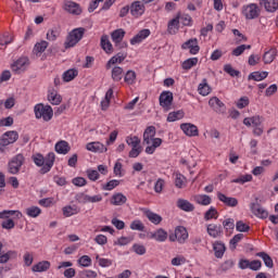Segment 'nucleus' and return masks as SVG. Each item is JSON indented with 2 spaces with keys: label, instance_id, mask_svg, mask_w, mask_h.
Segmentation results:
<instances>
[{
  "label": "nucleus",
  "instance_id": "f257e3e1",
  "mask_svg": "<svg viewBox=\"0 0 278 278\" xmlns=\"http://www.w3.org/2000/svg\"><path fill=\"white\" fill-rule=\"evenodd\" d=\"M85 34H86V28L84 27L74 28L66 36L64 48L73 49V47H76L81 41V38H84Z\"/></svg>",
  "mask_w": 278,
  "mask_h": 278
},
{
  "label": "nucleus",
  "instance_id": "f03ea898",
  "mask_svg": "<svg viewBox=\"0 0 278 278\" xmlns=\"http://www.w3.org/2000/svg\"><path fill=\"white\" fill-rule=\"evenodd\" d=\"M24 164L25 155H23V153L16 154L8 163V173H10V175H18Z\"/></svg>",
  "mask_w": 278,
  "mask_h": 278
},
{
  "label": "nucleus",
  "instance_id": "7ed1b4c3",
  "mask_svg": "<svg viewBox=\"0 0 278 278\" xmlns=\"http://www.w3.org/2000/svg\"><path fill=\"white\" fill-rule=\"evenodd\" d=\"M157 149V147H162V138H155V126H149L146 128L143 132V144H151Z\"/></svg>",
  "mask_w": 278,
  "mask_h": 278
},
{
  "label": "nucleus",
  "instance_id": "20e7f679",
  "mask_svg": "<svg viewBox=\"0 0 278 278\" xmlns=\"http://www.w3.org/2000/svg\"><path fill=\"white\" fill-rule=\"evenodd\" d=\"M35 115L36 118H42L48 123L53 118V109L50 105L37 104L35 105Z\"/></svg>",
  "mask_w": 278,
  "mask_h": 278
},
{
  "label": "nucleus",
  "instance_id": "39448f33",
  "mask_svg": "<svg viewBox=\"0 0 278 278\" xmlns=\"http://www.w3.org/2000/svg\"><path fill=\"white\" fill-rule=\"evenodd\" d=\"M16 140H18V132L16 130L7 131L0 137V147L3 149L4 147L14 144Z\"/></svg>",
  "mask_w": 278,
  "mask_h": 278
},
{
  "label": "nucleus",
  "instance_id": "423d86ee",
  "mask_svg": "<svg viewBox=\"0 0 278 278\" xmlns=\"http://www.w3.org/2000/svg\"><path fill=\"white\" fill-rule=\"evenodd\" d=\"M242 14L248 18V21H253L260 16V7L256 3H250L243 7Z\"/></svg>",
  "mask_w": 278,
  "mask_h": 278
},
{
  "label": "nucleus",
  "instance_id": "0eeeda50",
  "mask_svg": "<svg viewBox=\"0 0 278 278\" xmlns=\"http://www.w3.org/2000/svg\"><path fill=\"white\" fill-rule=\"evenodd\" d=\"M159 101H160L161 108H163L165 112H168V110H170V105H173V92L163 91L160 94Z\"/></svg>",
  "mask_w": 278,
  "mask_h": 278
},
{
  "label": "nucleus",
  "instance_id": "6e6552de",
  "mask_svg": "<svg viewBox=\"0 0 278 278\" xmlns=\"http://www.w3.org/2000/svg\"><path fill=\"white\" fill-rule=\"evenodd\" d=\"M208 105L216 112L217 114H225L227 112V106H225V103L218 99V97H213L208 100Z\"/></svg>",
  "mask_w": 278,
  "mask_h": 278
},
{
  "label": "nucleus",
  "instance_id": "1a4fd4ad",
  "mask_svg": "<svg viewBox=\"0 0 278 278\" xmlns=\"http://www.w3.org/2000/svg\"><path fill=\"white\" fill-rule=\"evenodd\" d=\"M55 164V153L49 152L45 157V165L39 169L40 175H47Z\"/></svg>",
  "mask_w": 278,
  "mask_h": 278
},
{
  "label": "nucleus",
  "instance_id": "9d476101",
  "mask_svg": "<svg viewBox=\"0 0 278 278\" xmlns=\"http://www.w3.org/2000/svg\"><path fill=\"white\" fill-rule=\"evenodd\" d=\"M181 49H189L191 55H197V53L201 51V48L199 47V40H197V38L189 39L184 42Z\"/></svg>",
  "mask_w": 278,
  "mask_h": 278
},
{
  "label": "nucleus",
  "instance_id": "9b49d317",
  "mask_svg": "<svg viewBox=\"0 0 278 278\" xmlns=\"http://www.w3.org/2000/svg\"><path fill=\"white\" fill-rule=\"evenodd\" d=\"M151 240H156V242H166L168 240V232L163 228H159L153 232L149 233Z\"/></svg>",
  "mask_w": 278,
  "mask_h": 278
},
{
  "label": "nucleus",
  "instance_id": "f8f14e48",
  "mask_svg": "<svg viewBox=\"0 0 278 278\" xmlns=\"http://www.w3.org/2000/svg\"><path fill=\"white\" fill-rule=\"evenodd\" d=\"M29 64V60L27 58L18 59L14 64L11 65L13 73H24Z\"/></svg>",
  "mask_w": 278,
  "mask_h": 278
},
{
  "label": "nucleus",
  "instance_id": "ddd939ff",
  "mask_svg": "<svg viewBox=\"0 0 278 278\" xmlns=\"http://www.w3.org/2000/svg\"><path fill=\"white\" fill-rule=\"evenodd\" d=\"M206 231L211 238H222L223 237V226L216 224H210L206 227Z\"/></svg>",
  "mask_w": 278,
  "mask_h": 278
},
{
  "label": "nucleus",
  "instance_id": "4468645a",
  "mask_svg": "<svg viewBox=\"0 0 278 278\" xmlns=\"http://www.w3.org/2000/svg\"><path fill=\"white\" fill-rule=\"evenodd\" d=\"M262 123H264V116H260V115L245 117L243 119V125H245V127H251V125H253V127H262Z\"/></svg>",
  "mask_w": 278,
  "mask_h": 278
},
{
  "label": "nucleus",
  "instance_id": "2eb2a0df",
  "mask_svg": "<svg viewBox=\"0 0 278 278\" xmlns=\"http://www.w3.org/2000/svg\"><path fill=\"white\" fill-rule=\"evenodd\" d=\"M179 18H181V13H178L176 15V17H174L173 20H170L167 24V31L168 34H170L172 36H175V34H177V31H179Z\"/></svg>",
  "mask_w": 278,
  "mask_h": 278
},
{
  "label": "nucleus",
  "instance_id": "dca6fc26",
  "mask_svg": "<svg viewBox=\"0 0 278 278\" xmlns=\"http://www.w3.org/2000/svg\"><path fill=\"white\" fill-rule=\"evenodd\" d=\"M144 3L140 1H135L130 5V13L135 16V18L142 16V14H144Z\"/></svg>",
  "mask_w": 278,
  "mask_h": 278
},
{
  "label": "nucleus",
  "instance_id": "f3484780",
  "mask_svg": "<svg viewBox=\"0 0 278 278\" xmlns=\"http://www.w3.org/2000/svg\"><path fill=\"white\" fill-rule=\"evenodd\" d=\"M64 10L66 12H70V14H75L76 16H79V14H81V7H79V4L74 1H65Z\"/></svg>",
  "mask_w": 278,
  "mask_h": 278
},
{
  "label": "nucleus",
  "instance_id": "a211bd4d",
  "mask_svg": "<svg viewBox=\"0 0 278 278\" xmlns=\"http://www.w3.org/2000/svg\"><path fill=\"white\" fill-rule=\"evenodd\" d=\"M86 149L92 153H105L108 151V148L99 141L87 143Z\"/></svg>",
  "mask_w": 278,
  "mask_h": 278
},
{
  "label": "nucleus",
  "instance_id": "6ab92c4d",
  "mask_svg": "<svg viewBox=\"0 0 278 278\" xmlns=\"http://www.w3.org/2000/svg\"><path fill=\"white\" fill-rule=\"evenodd\" d=\"M151 36L150 29H141L135 37L130 39V45H140L142 40H146V38H149Z\"/></svg>",
  "mask_w": 278,
  "mask_h": 278
},
{
  "label": "nucleus",
  "instance_id": "aec40b11",
  "mask_svg": "<svg viewBox=\"0 0 278 278\" xmlns=\"http://www.w3.org/2000/svg\"><path fill=\"white\" fill-rule=\"evenodd\" d=\"M126 58L127 52H118L108 61L106 68H112L114 64H122L123 62H125Z\"/></svg>",
  "mask_w": 278,
  "mask_h": 278
},
{
  "label": "nucleus",
  "instance_id": "412c9836",
  "mask_svg": "<svg viewBox=\"0 0 278 278\" xmlns=\"http://www.w3.org/2000/svg\"><path fill=\"white\" fill-rule=\"evenodd\" d=\"M180 129L189 137L199 136V128L194 124H181Z\"/></svg>",
  "mask_w": 278,
  "mask_h": 278
},
{
  "label": "nucleus",
  "instance_id": "4be33fe9",
  "mask_svg": "<svg viewBox=\"0 0 278 278\" xmlns=\"http://www.w3.org/2000/svg\"><path fill=\"white\" fill-rule=\"evenodd\" d=\"M217 199H218V201H222V203H224V205H227L228 207L238 206V199L229 198L222 192H217Z\"/></svg>",
  "mask_w": 278,
  "mask_h": 278
},
{
  "label": "nucleus",
  "instance_id": "5701e85b",
  "mask_svg": "<svg viewBox=\"0 0 278 278\" xmlns=\"http://www.w3.org/2000/svg\"><path fill=\"white\" fill-rule=\"evenodd\" d=\"M142 212L153 225H160V223H162V217L157 213H154L149 208H142Z\"/></svg>",
  "mask_w": 278,
  "mask_h": 278
},
{
  "label": "nucleus",
  "instance_id": "b1692460",
  "mask_svg": "<svg viewBox=\"0 0 278 278\" xmlns=\"http://www.w3.org/2000/svg\"><path fill=\"white\" fill-rule=\"evenodd\" d=\"M213 251L217 260H223V255H225V251H227V247H225V243L220 241H216L215 243H213Z\"/></svg>",
  "mask_w": 278,
  "mask_h": 278
},
{
  "label": "nucleus",
  "instance_id": "393cba45",
  "mask_svg": "<svg viewBox=\"0 0 278 278\" xmlns=\"http://www.w3.org/2000/svg\"><path fill=\"white\" fill-rule=\"evenodd\" d=\"M251 211L254 213V216L258 218H268V211H266L260 203H253L251 205Z\"/></svg>",
  "mask_w": 278,
  "mask_h": 278
},
{
  "label": "nucleus",
  "instance_id": "a878e982",
  "mask_svg": "<svg viewBox=\"0 0 278 278\" xmlns=\"http://www.w3.org/2000/svg\"><path fill=\"white\" fill-rule=\"evenodd\" d=\"M100 46L105 53H114V46H112V42H110V37L108 35H102Z\"/></svg>",
  "mask_w": 278,
  "mask_h": 278
},
{
  "label": "nucleus",
  "instance_id": "bb28decb",
  "mask_svg": "<svg viewBox=\"0 0 278 278\" xmlns=\"http://www.w3.org/2000/svg\"><path fill=\"white\" fill-rule=\"evenodd\" d=\"M51 268V262L41 261L31 267L33 273H47Z\"/></svg>",
  "mask_w": 278,
  "mask_h": 278
},
{
  "label": "nucleus",
  "instance_id": "cd10ccee",
  "mask_svg": "<svg viewBox=\"0 0 278 278\" xmlns=\"http://www.w3.org/2000/svg\"><path fill=\"white\" fill-rule=\"evenodd\" d=\"M260 5H264L266 12H277L278 1L277 0H260Z\"/></svg>",
  "mask_w": 278,
  "mask_h": 278
},
{
  "label": "nucleus",
  "instance_id": "c85d7f7f",
  "mask_svg": "<svg viewBox=\"0 0 278 278\" xmlns=\"http://www.w3.org/2000/svg\"><path fill=\"white\" fill-rule=\"evenodd\" d=\"M10 216H13V218H17V220H21V218H23V213H21V211H8V210L0 212L1 219L3 218L9 219Z\"/></svg>",
  "mask_w": 278,
  "mask_h": 278
},
{
  "label": "nucleus",
  "instance_id": "c756f323",
  "mask_svg": "<svg viewBox=\"0 0 278 278\" xmlns=\"http://www.w3.org/2000/svg\"><path fill=\"white\" fill-rule=\"evenodd\" d=\"M54 149H55L56 153L66 155V153H68V151H71V146H68V142L61 140L55 144Z\"/></svg>",
  "mask_w": 278,
  "mask_h": 278
},
{
  "label": "nucleus",
  "instance_id": "7c9ffc66",
  "mask_svg": "<svg viewBox=\"0 0 278 278\" xmlns=\"http://www.w3.org/2000/svg\"><path fill=\"white\" fill-rule=\"evenodd\" d=\"M111 77L113 81H121L125 77V72L121 66H114L111 71Z\"/></svg>",
  "mask_w": 278,
  "mask_h": 278
},
{
  "label": "nucleus",
  "instance_id": "2f4dec72",
  "mask_svg": "<svg viewBox=\"0 0 278 278\" xmlns=\"http://www.w3.org/2000/svg\"><path fill=\"white\" fill-rule=\"evenodd\" d=\"M275 58H277V49L271 48L263 55L264 64H271V62H275Z\"/></svg>",
  "mask_w": 278,
  "mask_h": 278
},
{
  "label": "nucleus",
  "instance_id": "473e14b6",
  "mask_svg": "<svg viewBox=\"0 0 278 278\" xmlns=\"http://www.w3.org/2000/svg\"><path fill=\"white\" fill-rule=\"evenodd\" d=\"M47 47H49V42L46 40H41L40 42H37L33 49V53L35 55H41V53H45L47 51Z\"/></svg>",
  "mask_w": 278,
  "mask_h": 278
},
{
  "label": "nucleus",
  "instance_id": "72a5a7b5",
  "mask_svg": "<svg viewBox=\"0 0 278 278\" xmlns=\"http://www.w3.org/2000/svg\"><path fill=\"white\" fill-rule=\"evenodd\" d=\"M177 205L184 212H194V204L190 203L188 200L179 199Z\"/></svg>",
  "mask_w": 278,
  "mask_h": 278
},
{
  "label": "nucleus",
  "instance_id": "f704fd0d",
  "mask_svg": "<svg viewBox=\"0 0 278 278\" xmlns=\"http://www.w3.org/2000/svg\"><path fill=\"white\" fill-rule=\"evenodd\" d=\"M268 77V72H252L248 76V80L251 81H263V79H266Z\"/></svg>",
  "mask_w": 278,
  "mask_h": 278
},
{
  "label": "nucleus",
  "instance_id": "c9c22d12",
  "mask_svg": "<svg viewBox=\"0 0 278 278\" xmlns=\"http://www.w3.org/2000/svg\"><path fill=\"white\" fill-rule=\"evenodd\" d=\"M127 203V197L123 193H115L112 195L111 204L112 205H125Z\"/></svg>",
  "mask_w": 278,
  "mask_h": 278
},
{
  "label": "nucleus",
  "instance_id": "e433bc0d",
  "mask_svg": "<svg viewBox=\"0 0 278 278\" xmlns=\"http://www.w3.org/2000/svg\"><path fill=\"white\" fill-rule=\"evenodd\" d=\"M125 29L118 28L111 33V39L113 42H123V38H125Z\"/></svg>",
  "mask_w": 278,
  "mask_h": 278
},
{
  "label": "nucleus",
  "instance_id": "4c0bfd02",
  "mask_svg": "<svg viewBox=\"0 0 278 278\" xmlns=\"http://www.w3.org/2000/svg\"><path fill=\"white\" fill-rule=\"evenodd\" d=\"M176 233L178 236V242L180 244H184V242H186V240H188V230L186 229V227L178 226L176 228Z\"/></svg>",
  "mask_w": 278,
  "mask_h": 278
},
{
  "label": "nucleus",
  "instance_id": "58836bf2",
  "mask_svg": "<svg viewBox=\"0 0 278 278\" xmlns=\"http://www.w3.org/2000/svg\"><path fill=\"white\" fill-rule=\"evenodd\" d=\"M48 101L52 104V105H60L62 103V96H60L58 93V91L52 90L49 92L48 94Z\"/></svg>",
  "mask_w": 278,
  "mask_h": 278
},
{
  "label": "nucleus",
  "instance_id": "ea45409f",
  "mask_svg": "<svg viewBox=\"0 0 278 278\" xmlns=\"http://www.w3.org/2000/svg\"><path fill=\"white\" fill-rule=\"evenodd\" d=\"M199 94H202V97H207L210 92H212V88L210 85H207V79H203L202 83L198 87Z\"/></svg>",
  "mask_w": 278,
  "mask_h": 278
},
{
  "label": "nucleus",
  "instance_id": "a19ab883",
  "mask_svg": "<svg viewBox=\"0 0 278 278\" xmlns=\"http://www.w3.org/2000/svg\"><path fill=\"white\" fill-rule=\"evenodd\" d=\"M256 257H261L267 268H273V266H275L273 263V257H270V255H268L266 252L256 253Z\"/></svg>",
  "mask_w": 278,
  "mask_h": 278
},
{
  "label": "nucleus",
  "instance_id": "79ce46f5",
  "mask_svg": "<svg viewBox=\"0 0 278 278\" xmlns=\"http://www.w3.org/2000/svg\"><path fill=\"white\" fill-rule=\"evenodd\" d=\"M79 75V72L75 68L72 70H67L66 72L63 73V81H73V79H75V77H77Z\"/></svg>",
  "mask_w": 278,
  "mask_h": 278
},
{
  "label": "nucleus",
  "instance_id": "37998d69",
  "mask_svg": "<svg viewBox=\"0 0 278 278\" xmlns=\"http://www.w3.org/2000/svg\"><path fill=\"white\" fill-rule=\"evenodd\" d=\"M194 201L199 205H210L212 203V198L207 194H201V195H195Z\"/></svg>",
  "mask_w": 278,
  "mask_h": 278
},
{
  "label": "nucleus",
  "instance_id": "c03bdc74",
  "mask_svg": "<svg viewBox=\"0 0 278 278\" xmlns=\"http://www.w3.org/2000/svg\"><path fill=\"white\" fill-rule=\"evenodd\" d=\"M185 113L182 110L176 111V112H170L167 116V122L168 123H175V121H181L184 118Z\"/></svg>",
  "mask_w": 278,
  "mask_h": 278
},
{
  "label": "nucleus",
  "instance_id": "a18cd8bd",
  "mask_svg": "<svg viewBox=\"0 0 278 278\" xmlns=\"http://www.w3.org/2000/svg\"><path fill=\"white\" fill-rule=\"evenodd\" d=\"M16 258V251H8L4 254H0V264H8L10 260Z\"/></svg>",
  "mask_w": 278,
  "mask_h": 278
},
{
  "label": "nucleus",
  "instance_id": "49530a36",
  "mask_svg": "<svg viewBox=\"0 0 278 278\" xmlns=\"http://www.w3.org/2000/svg\"><path fill=\"white\" fill-rule=\"evenodd\" d=\"M75 214H79V210L77 207L72 205H67L63 207V216H65L66 218L71 216H75Z\"/></svg>",
  "mask_w": 278,
  "mask_h": 278
},
{
  "label": "nucleus",
  "instance_id": "de8ad7c7",
  "mask_svg": "<svg viewBox=\"0 0 278 278\" xmlns=\"http://www.w3.org/2000/svg\"><path fill=\"white\" fill-rule=\"evenodd\" d=\"M197 64H199V59L191 58V59H187L186 61H184L181 66H182L184 71H190V68H192V66H197Z\"/></svg>",
  "mask_w": 278,
  "mask_h": 278
},
{
  "label": "nucleus",
  "instance_id": "09e8293b",
  "mask_svg": "<svg viewBox=\"0 0 278 278\" xmlns=\"http://www.w3.org/2000/svg\"><path fill=\"white\" fill-rule=\"evenodd\" d=\"M26 214L30 218H38V216H40V214H42V210H40V207H38V206H30V207L26 208Z\"/></svg>",
  "mask_w": 278,
  "mask_h": 278
},
{
  "label": "nucleus",
  "instance_id": "8fccbe9b",
  "mask_svg": "<svg viewBox=\"0 0 278 278\" xmlns=\"http://www.w3.org/2000/svg\"><path fill=\"white\" fill-rule=\"evenodd\" d=\"M124 81L128 84V86L136 84V72L128 71L124 76Z\"/></svg>",
  "mask_w": 278,
  "mask_h": 278
},
{
  "label": "nucleus",
  "instance_id": "3c124183",
  "mask_svg": "<svg viewBox=\"0 0 278 278\" xmlns=\"http://www.w3.org/2000/svg\"><path fill=\"white\" fill-rule=\"evenodd\" d=\"M77 263L83 268H88L89 266H92V258L88 255H83L80 258H78Z\"/></svg>",
  "mask_w": 278,
  "mask_h": 278
},
{
  "label": "nucleus",
  "instance_id": "603ef678",
  "mask_svg": "<svg viewBox=\"0 0 278 278\" xmlns=\"http://www.w3.org/2000/svg\"><path fill=\"white\" fill-rule=\"evenodd\" d=\"M247 49H251V45H241L238 46L236 49L232 50V55L238 58L239 55H242Z\"/></svg>",
  "mask_w": 278,
  "mask_h": 278
},
{
  "label": "nucleus",
  "instance_id": "864d4df0",
  "mask_svg": "<svg viewBox=\"0 0 278 278\" xmlns=\"http://www.w3.org/2000/svg\"><path fill=\"white\" fill-rule=\"evenodd\" d=\"M237 231H240L241 233H247V231H251V226L247 225L244 222L239 220L236 224Z\"/></svg>",
  "mask_w": 278,
  "mask_h": 278
},
{
  "label": "nucleus",
  "instance_id": "5fc2aeb1",
  "mask_svg": "<svg viewBox=\"0 0 278 278\" xmlns=\"http://www.w3.org/2000/svg\"><path fill=\"white\" fill-rule=\"evenodd\" d=\"M224 72L230 75V77H239L240 71L233 70V66L231 64L224 65Z\"/></svg>",
  "mask_w": 278,
  "mask_h": 278
},
{
  "label": "nucleus",
  "instance_id": "6e6d98bb",
  "mask_svg": "<svg viewBox=\"0 0 278 278\" xmlns=\"http://www.w3.org/2000/svg\"><path fill=\"white\" fill-rule=\"evenodd\" d=\"M217 215L218 211H216V207L211 206L204 214V220H212V218H216Z\"/></svg>",
  "mask_w": 278,
  "mask_h": 278
},
{
  "label": "nucleus",
  "instance_id": "4d7b16f0",
  "mask_svg": "<svg viewBox=\"0 0 278 278\" xmlns=\"http://www.w3.org/2000/svg\"><path fill=\"white\" fill-rule=\"evenodd\" d=\"M33 162L36 164V166H41V168L45 166V156L40 153L34 154L31 156Z\"/></svg>",
  "mask_w": 278,
  "mask_h": 278
},
{
  "label": "nucleus",
  "instance_id": "13d9d810",
  "mask_svg": "<svg viewBox=\"0 0 278 278\" xmlns=\"http://www.w3.org/2000/svg\"><path fill=\"white\" fill-rule=\"evenodd\" d=\"M248 181H253V176L251 174H247L243 176H240L239 178H236L232 180V184H247Z\"/></svg>",
  "mask_w": 278,
  "mask_h": 278
},
{
  "label": "nucleus",
  "instance_id": "bf43d9fd",
  "mask_svg": "<svg viewBox=\"0 0 278 278\" xmlns=\"http://www.w3.org/2000/svg\"><path fill=\"white\" fill-rule=\"evenodd\" d=\"M126 142L129 147H132V149H136V147H140V138L138 137H127Z\"/></svg>",
  "mask_w": 278,
  "mask_h": 278
},
{
  "label": "nucleus",
  "instance_id": "052dcab7",
  "mask_svg": "<svg viewBox=\"0 0 278 278\" xmlns=\"http://www.w3.org/2000/svg\"><path fill=\"white\" fill-rule=\"evenodd\" d=\"M223 227L226 231H233L236 228V224L233 223V218H227L223 222Z\"/></svg>",
  "mask_w": 278,
  "mask_h": 278
},
{
  "label": "nucleus",
  "instance_id": "680f3d73",
  "mask_svg": "<svg viewBox=\"0 0 278 278\" xmlns=\"http://www.w3.org/2000/svg\"><path fill=\"white\" fill-rule=\"evenodd\" d=\"M244 235L243 233H238L231 240H230V249L235 250L236 247H238V242L243 240Z\"/></svg>",
  "mask_w": 278,
  "mask_h": 278
},
{
  "label": "nucleus",
  "instance_id": "e2e57ef3",
  "mask_svg": "<svg viewBox=\"0 0 278 278\" xmlns=\"http://www.w3.org/2000/svg\"><path fill=\"white\" fill-rule=\"evenodd\" d=\"M117 186H121V180L113 179L103 186V190H114Z\"/></svg>",
  "mask_w": 278,
  "mask_h": 278
},
{
  "label": "nucleus",
  "instance_id": "0e129e2a",
  "mask_svg": "<svg viewBox=\"0 0 278 278\" xmlns=\"http://www.w3.org/2000/svg\"><path fill=\"white\" fill-rule=\"evenodd\" d=\"M130 229H132L134 231H144V224H142L140 220H134L130 224Z\"/></svg>",
  "mask_w": 278,
  "mask_h": 278
},
{
  "label": "nucleus",
  "instance_id": "69168bd1",
  "mask_svg": "<svg viewBox=\"0 0 278 278\" xmlns=\"http://www.w3.org/2000/svg\"><path fill=\"white\" fill-rule=\"evenodd\" d=\"M186 181V176L181 174H176L175 186L176 188H184V184Z\"/></svg>",
  "mask_w": 278,
  "mask_h": 278
},
{
  "label": "nucleus",
  "instance_id": "338daca9",
  "mask_svg": "<svg viewBox=\"0 0 278 278\" xmlns=\"http://www.w3.org/2000/svg\"><path fill=\"white\" fill-rule=\"evenodd\" d=\"M87 177L90 179V181H97L99 179L100 175L97 169H87Z\"/></svg>",
  "mask_w": 278,
  "mask_h": 278
},
{
  "label": "nucleus",
  "instance_id": "774afa93",
  "mask_svg": "<svg viewBox=\"0 0 278 278\" xmlns=\"http://www.w3.org/2000/svg\"><path fill=\"white\" fill-rule=\"evenodd\" d=\"M2 229H14L15 224H14V219L9 218L7 220H3L1 224Z\"/></svg>",
  "mask_w": 278,
  "mask_h": 278
}]
</instances>
